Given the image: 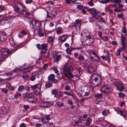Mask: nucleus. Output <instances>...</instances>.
Instances as JSON below:
<instances>
[{
    "label": "nucleus",
    "instance_id": "obj_2",
    "mask_svg": "<svg viewBox=\"0 0 127 127\" xmlns=\"http://www.w3.org/2000/svg\"><path fill=\"white\" fill-rule=\"evenodd\" d=\"M101 77V75L97 73L92 74L91 78L92 80L91 83V86L94 87L97 86L102 81Z\"/></svg>",
    "mask_w": 127,
    "mask_h": 127
},
{
    "label": "nucleus",
    "instance_id": "obj_20",
    "mask_svg": "<svg viewBox=\"0 0 127 127\" xmlns=\"http://www.w3.org/2000/svg\"><path fill=\"white\" fill-rule=\"evenodd\" d=\"M42 85V84L41 83H39L33 85L31 86V88L33 90H35L37 89L41 88Z\"/></svg>",
    "mask_w": 127,
    "mask_h": 127
},
{
    "label": "nucleus",
    "instance_id": "obj_27",
    "mask_svg": "<svg viewBox=\"0 0 127 127\" xmlns=\"http://www.w3.org/2000/svg\"><path fill=\"white\" fill-rule=\"evenodd\" d=\"M121 43H126V41H127V37L123 36L122 34H121Z\"/></svg>",
    "mask_w": 127,
    "mask_h": 127
},
{
    "label": "nucleus",
    "instance_id": "obj_38",
    "mask_svg": "<svg viewBox=\"0 0 127 127\" xmlns=\"http://www.w3.org/2000/svg\"><path fill=\"white\" fill-rule=\"evenodd\" d=\"M48 40L49 42L52 43L54 42L53 38L52 36H49L48 37Z\"/></svg>",
    "mask_w": 127,
    "mask_h": 127
},
{
    "label": "nucleus",
    "instance_id": "obj_53",
    "mask_svg": "<svg viewBox=\"0 0 127 127\" xmlns=\"http://www.w3.org/2000/svg\"><path fill=\"white\" fill-rule=\"evenodd\" d=\"M56 104L59 106H62L63 105V103L60 102H57L56 103Z\"/></svg>",
    "mask_w": 127,
    "mask_h": 127
},
{
    "label": "nucleus",
    "instance_id": "obj_11",
    "mask_svg": "<svg viewBox=\"0 0 127 127\" xmlns=\"http://www.w3.org/2000/svg\"><path fill=\"white\" fill-rule=\"evenodd\" d=\"M115 84L116 89L120 91H122L124 90V84L122 82H115Z\"/></svg>",
    "mask_w": 127,
    "mask_h": 127
},
{
    "label": "nucleus",
    "instance_id": "obj_9",
    "mask_svg": "<svg viewBox=\"0 0 127 127\" xmlns=\"http://www.w3.org/2000/svg\"><path fill=\"white\" fill-rule=\"evenodd\" d=\"M13 6L14 10L18 13H19V11H20V8L21 9L22 8H23L24 9H25V6L20 2H18L17 4L14 3L13 4Z\"/></svg>",
    "mask_w": 127,
    "mask_h": 127
},
{
    "label": "nucleus",
    "instance_id": "obj_49",
    "mask_svg": "<svg viewBox=\"0 0 127 127\" xmlns=\"http://www.w3.org/2000/svg\"><path fill=\"white\" fill-rule=\"evenodd\" d=\"M53 69L54 70L55 72L56 73H58L59 71L58 70L57 67H54L53 68Z\"/></svg>",
    "mask_w": 127,
    "mask_h": 127
},
{
    "label": "nucleus",
    "instance_id": "obj_1",
    "mask_svg": "<svg viewBox=\"0 0 127 127\" xmlns=\"http://www.w3.org/2000/svg\"><path fill=\"white\" fill-rule=\"evenodd\" d=\"M82 36L81 41L82 43L87 46L91 45L94 41V39L91 37L88 32H84L81 34Z\"/></svg>",
    "mask_w": 127,
    "mask_h": 127
},
{
    "label": "nucleus",
    "instance_id": "obj_29",
    "mask_svg": "<svg viewBox=\"0 0 127 127\" xmlns=\"http://www.w3.org/2000/svg\"><path fill=\"white\" fill-rule=\"evenodd\" d=\"M40 89L41 88H39L35 90L34 92V94L36 95H40L41 94Z\"/></svg>",
    "mask_w": 127,
    "mask_h": 127
},
{
    "label": "nucleus",
    "instance_id": "obj_22",
    "mask_svg": "<svg viewBox=\"0 0 127 127\" xmlns=\"http://www.w3.org/2000/svg\"><path fill=\"white\" fill-rule=\"evenodd\" d=\"M80 25H79L78 24L76 23H74L73 24H71L68 25V26L69 27H74L77 30L78 29L79 30L80 27Z\"/></svg>",
    "mask_w": 127,
    "mask_h": 127
},
{
    "label": "nucleus",
    "instance_id": "obj_19",
    "mask_svg": "<svg viewBox=\"0 0 127 127\" xmlns=\"http://www.w3.org/2000/svg\"><path fill=\"white\" fill-rule=\"evenodd\" d=\"M68 38V36L67 35H63L59 38V39L62 42H64Z\"/></svg>",
    "mask_w": 127,
    "mask_h": 127
},
{
    "label": "nucleus",
    "instance_id": "obj_44",
    "mask_svg": "<svg viewBox=\"0 0 127 127\" xmlns=\"http://www.w3.org/2000/svg\"><path fill=\"white\" fill-rule=\"evenodd\" d=\"M57 90L56 89L53 90L52 91V94L55 95V97L56 96V95H57Z\"/></svg>",
    "mask_w": 127,
    "mask_h": 127
},
{
    "label": "nucleus",
    "instance_id": "obj_10",
    "mask_svg": "<svg viewBox=\"0 0 127 127\" xmlns=\"http://www.w3.org/2000/svg\"><path fill=\"white\" fill-rule=\"evenodd\" d=\"M23 8H22L21 10L20 11L19 13L22 14L23 16L27 17L29 19H31L32 18V16L31 14L27 12L25 10L26 8L25 7V9H24Z\"/></svg>",
    "mask_w": 127,
    "mask_h": 127
},
{
    "label": "nucleus",
    "instance_id": "obj_54",
    "mask_svg": "<svg viewBox=\"0 0 127 127\" xmlns=\"http://www.w3.org/2000/svg\"><path fill=\"white\" fill-rule=\"evenodd\" d=\"M52 86V84L49 82H47L46 84V87L49 88L51 87Z\"/></svg>",
    "mask_w": 127,
    "mask_h": 127
},
{
    "label": "nucleus",
    "instance_id": "obj_28",
    "mask_svg": "<svg viewBox=\"0 0 127 127\" xmlns=\"http://www.w3.org/2000/svg\"><path fill=\"white\" fill-rule=\"evenodd\" d=\"M20 70V69L18 68H16L13 70H12L11 72H9V74L10 75H12L13 73L15 72V73H17L19 72Z\"/></svg>",
    "mask_w": 127,
    "mask_h": 127
},
{
    "label": "nucleus",
    "instance_id": "obj_51",
    "mask_svg": "<svg viewBox=\"0 0 127 127\" xmlns=\"http://www.w3.org/2000/svg\"><path fill=\"white\" fill-rule=\"evenodd\" d=\"M64 89L66 91H69L70 89V87L68 85H66L65 86Z\"/></svg>",
    "mask_w": 127,
    "mask_h": 127
},
{
    "label": "nucleus",
    "instance_id": "obj_24",
    "mask_svg": "<svg viewBox=\"0 0 127 127\" xmlns=\"http://www.w3.org/2000/svg\"><path fill=\"white\" fill-rule=\"evenodd\" d=\"M55 31L57 34H61L63 32L62 28L60 27H57Z\"/></svg>",
    "mask_w": 127,
    "mask_h": 127
},
{
    "label": "nucleus",
    "instance_id": "obj_5",
    "mask_svg": "<svg viewBox=\"0 0 127 127\" xmlns=\"http://www.w3.org/2000/svg\"><path fill=\"white\" fill-rule=\"evenodd\" d=\"M13 22V20L10 17L5 16L0 19V24L4 25L6 24H10Z\"/></svg>",
    "mask_w": 127,
    "mask_h": 127
},
{
    "label": "nucleus",
    "instance_id": "obj_63",
    "mask_svg": "<svg viewBox=\"0 0 127 127\" xmlns=\"http://www.w3.org/2000/svg\"><path fill=\"white\" fill-rule=\"evenodd\" d=\"M35 76L32 75L30 78V79L32 81H34L35 80Z\"/></svg>",
    "mask_w": 127,
    "mask_h": 127
},
{
    "label": "nucleus",
    "instance_id": "obj_3",
    "mask_svg": "<svg viewBox=\"0 0 127 127\" xmlns=\"http://www.w3.org/2000/svg\"><path fill=\"white\" fill-rule=\"evenodd\" d=\"M47 20L49 21H51L55 18L57 14L55 10L51 7L47 8Z\"/></svg>",
    "mask_w": 127,
    "mask_h": 127
},
{
    "label": "nucleus",
    "instance_id": "obj_55",
    "mask_svg": "<svg viewBox=\"0 0 127 127\" xmlns=\"http://www.w3.org/2000/svg\"><path fill=\"white\" fill-rule=\"evenodd\" d=\"M101 39L103 40L104 41H106L108 40V38L106 36H105L103 37H102Z\"/></svg>",
    "mask_w": 127,
    "mask_h": 127
},
{
    "label": "nucleus",
    "instance_id": "obj_12",
    "mask_svg": "<svg viewBox=\"0 0 127 127\" xmlns=\"http://www.w3.org/2000/svg\"><path fill=\"white\" fill-rule=\"evenodd\" d=\"M64 71L65 76L68 78H73L74 76L70 71V69L69 68L65 67L64 68Z\"/></svg>",
    "mask_w": 127,
    "mask_h": 127
},
{
    "label": "nucleus",
    "instance_id": "obj_21",
    "mask_svg": "<svg viewBox=\"0 0 127 127\" xmlns=\"http://www.w3.org/2000/svg\"><path fill=\"white\" fill-rule=\"evenodd\" d=\"M7 38V36L4 33H0V40L1 42H4Z\"/></svg>",
    "mask_w": 127,
    "mask_h": 127
},
{
    "label": "nucleus",
    "instance_id": "obj_42",
    "mask_svg": "<svg viewBox=\"0 0 127 127\" xmlns=\"http://www.w3.org/2000/svg\"><path fill=\"white\" fill-rule=\"evenodd\" d=\"M109 112V110H105L103 111L102 112V114L103 115H107Z\"/></svg>",
    "mask_w": 127,
    "mask_h": 127
},
{
    "label": "nucleus",
    "instance_id": "obj_32",
    "mask_svg": "<svg viewBox=\"0 0 127 127\" xmlns=\"http://www.w3.org/2000/svg\"><path fill=\"white\" fill-rule=\"evenodd\" d=\"M63 92H57V95H56V97H62L63 95Z\"/></svg>",
    "mask_w": 127,
    "mask_h": 127
},
{
    "label": "nucleus",
    "instance_id": "obj_48",
    "mask_svg": "<svg viewBox=\"0 0 127 127\" xmlns=\"http://www.w3.org/2000/svg\"><path fill=\"white\" fill-rule=\"evenodd\" d=\"M110 0H102L100 1V2L102 4H105L109 2Z\"/></svg>",
    "mask_w": 127,
    "mask_h": 127
},
{
    "label": "nucleus",
    "instance_id": "obj_17",
    "mask_svg": "<svg viewBox=\"0 0 127 127\" xmlns=\"http://www.w3.org/2000/svg\"><path fill=\"white\" fill-rule=\"evenodd\" d=\"M82 91H83V92L81 95L84 94L86 96H87L89 95V90L87 87L82 88Z\"/></svg>",
    "mask_w": 127,
    "mask_h": 127
},
{
    "label": "nucleus",
    "instance_id": "obj_61",
    "mask_svg": "<svg viewBox=\"0 0 127 127\" xmlns=\"http://www.w3.org/2000/svg\"><path fill=\"white\" fill-rule=\"evenodd\" d=\"M87 115L86 114H84L83 115V116L82 117V120H83L84 121L85 120H86V118L87 117Z\"/></svg>",
    "mask_w": 127,
    "mask_h": 127
},
{
    "label": "nucleus",
    "instance_id": "obj_36",
    "mask_svg": "<svg viewBox=\"0 0 127 127\" xmlns=\"http://www.w3.org/2000/svg\"><path fill=\"white\" fill-rule=\"evenodd\" d=\"M38 73L39 76L41 74H43L44 72V71L42 69H39L37 71Z\"/></svg>",
    "mask_w": 127,
    "mask_h": 127
},
{
    "label": "nucleus",
    "instance_id": "obj_52",
    "mask_svg": "<svg viewBox=\"0 0 127 127\" xmlns=\"http://www.w3.org/2000/svg\"><path fill=\"white\" fill-rule=\"evenodd\" d=\"M61 58V55H58L56 57V60L57 61H59Z\"/></svg>",
    "mask_w": 127,
    "mask_h": 127
},
{
    "label": "nucleus",
    "instance_id": "obj_6",
    "mask_svg": "<svg viewBox=\"0 0 127 127\" xmlns=\"http://www.w3.org/2000/svg\"><path fill=\"white\" fill-rule=\"evenodd\" d=\"M40 22L38 21L35 20H33L31 23L30 25V27L34 29L35 30H37V29H39L41 26Z\"/></svg>",
    "mask_w": 127,
    "mask_h": 127
},
{
    "label": "nucleus",
    "instance_id": "obj_15",
    "mask_svg": "<svg viewBox=\"0 0 127 127\" xmlns=\"http://www.w3.org/2000/svg\"><path fill=\"white\" fill-rule=\"evenodd\" d=\"M9 41L11 45L13 46H17L18 47V48H18L19 47L18 46V45L16 44V43L14 39L12 36H10V37L9 39Z\"/></svg>",
    "mask_w": 127,
    "mask_h": 127
},
{
    "label": "nucleus",
    "instance_id": "obj_4",
    "mask_svg": "<svg viewBox=\"0 0 127 127\" xmlns=\"http://www.w3.org/2000/svg\"><path fill=\"white\" fill-rule=\"evenodd\" d=\"M23 97L27 98L28 101L32 103H35L37 100L36 97L33 96L32 93H26L23 94Z\"/></svg>",
    "mask_w": 127,
    "mask_h": 127
},
{
    "label": "nucleus",
    "instance_id": "obj_30",
    "mask_svg": "<svg viewBox=\"0 0 127 127\" xmlns=\"http://www.w3.org/2000/svg\"><path fill=\"white\" fill-rule=\"evenodd\" d=\"M77 59L80 61H84L85 58L81 54H80L78 56V57H77Z\"/></svg>",
    "mask_w": 127,
    "mask_h": 127
},
{
    "label": "nucleus",
    "instance_id": "obj_7",
    "mask_svg": "<svg viewBox=\"0 0 127 127\" xmlns=\"http://www.w3.org/2000/svg\"><path fill=\"white\" fill-rule=\"evenodd\" d=\"M88 10L92 14L93 17L96 19H98V17H99L100 15L101 14L99 11H96L94 8L88 9Z\"/></svg>",
    "mask_w": 127,
    "mask_h": 127
},
{
    "label": "nucleus",
    "instance_id": "obj_47",
    "mask_svg": "<svg viewBox=\"0 0 127 127\" xmlns=\"http://www.w3.org/2000/svg\"><path fill=\"white\" fill-rule=\"evenodd\" d=\"M32 75L34 76L35 77L39 78V75L38 74V73L36 71L33 73Z\"/></svg>",
    "mask_w": 127,
    "mask_h": 127
},
{
    "label": "nucleus",
    "instance_id": "obj_8",
    "mask_svg": "<svg viewBox=\"0 0 127 127\" xmlns=\"http://www.w3.org/2000/svg\"><path fill=\"white\" fill-rule=\"evenodd\" d=\"M0 53L5 60L7 58L9 55L11 54V52L8 49L2 48L0 50Z\"/></svg>",
    "mask_w": 127,
    "mask_h": 127
},
{
    "label": "nucleus",
    "instance_id": "obj_39",
    "mask_svg": "<svg viewBox=\"0 0 127 127\" xmlns=\"http://www.w3.org/2000/svg\"><path fill=\"white\" fill-rule=\"evenodd\" d=\"M66 51L68 54L70 55L71 54L72 50L70 48H67L66 49Z\"/></svg>",
    "mask_w": 127,
    "mask_h": 127
},
{
    "label": "nucleus",
    "instance_id": "obj_58",
    "mask_svg": "<svg viewBox=\"0 0 127 127\" xmlns=\"http://www.w3.org/2000/svg\"><path fill=\"white\" fill-rule=\"evenodd\" d=\"M122 50H121L120 48L118 49L116 52L117 55L118 56L120 55L121 51Z\"/></svg>",
    "mask_w": 127,
    "mask_h": 127
},
{
    "label": "nucleus",
    "instance_id": "obj_59",
    "mask_svg": "<svg viewBox=\"0 0 127 127\" xmlns=\"http://www.w3.org/2000/svg\"><path fill=\"white\" fill-rule=\"evenodd\" d=\"M50 116L49 115H47L45 116L44 118L48 121H49L50 120Z\"/></svg>",
    "mask_w": 127,
    "mask_h": 127
},
{
    "label": "nucleus",
    "instance_id": "obj_13",
    "mask_svg": "<svg viewBox=\"0 0 127 127\" xmlns=\"http://www.w3.org/2000/svg\"><path fill=\"white\" fill-rule=\"evenodd\" d=\"M41 104L42 106L45 107H50L54 104V102L52 101H45L42 102Z\"/></svg>",
    "mask_w": 127,
    "mask_h": 127
},
{
    "label": "nucleus",
    "instance_id": "obj_45",
    "mask_svg": "<svg viewBox=\"0 0 127 127\" xmlns=\"http://www.w3.org/2000/svg\"><path fill=\"white\" fill-rule=\"evenodd\" d=\"M1 90L2 92L4 93L5 94L7 93L8 92V90L5 88H2Z\"/></svg>",
    "mask_w": 127,
    "mask_h": 127
},
{
    "label": "nucleus",
    "instance_id": "obj_60",
    "mask_svg": "<svg viewBox=\"0 0 127 127\" xmlns=\"http://www.w3.org/2000/svg\"><path fill=\"white\" fill-rule=\"evenodd\" d=\"M20 33L23 35H25L27 34V32L24 30H23L20 32Z\"/></svg>",
    "mask_w": 127,
    "mask_h": 127
},
{
    "label": "nucleus",
    "instance_id": "obj_14",
    "mask_svg": "<svg viewBox=\"0 0 127 127\" xmlns=\"http://www.w3.org/2000/svg\"><path fill=\"white\" fill-rule=\"evenodd\" d=\"M101 90L105 94H108L111 92V89L106 86H103L101 88Z\"/></svg>",
    "mask_w": 127,
    "mask_h": 127
},
{
    "label": "nucleus",
    "instance_id": "obj_18",
    "mask_svg": "<svg viewBox=\"0 0 127 127\" xmlns=\"http://www.w3.org/2000/svg\"><path fill=\"white\" fill-rule=\"evenodd\" d=\"M115 110L116 111L117 113L120 114L121 116L123 117L125 120L127 119V116L126 113L120 110H116L115 109Z\"/></svg>",
    "mask_w": 127,
    "mask_h": 127
},
{
    "label": "nucleus",
    "instance_id": "obj_64",
    "mask_svg": "<svg viewBox=\"0 0 127 127\" xmlns=\"http://www.w3.org/2000/svg\"><path fill=\"white\" fill-rule=\"evenodd\" d=\"M35 126L36 127H41L42 125L40 123H37L35 125Z\"/></svg>",
    "mask_w": 127,
    "mask_h": 127
},
{
    "label": "nucleus",
    "instance_id": "obj_41",
    "mask_svg": "<svg viewBox=\"0 0 127 127\" xmlns=\"http://www.w3.org/2000/svg\"><path fill=\"white\" fill-rule=\"evenodd\" d=\"M47 47V44H43L41 45V49H45Z\"/></svg>",
    "mask_w": 127,
    "mask_h": 127
},
{
    "label": "nucleus",
    "instance_id": "obj_46",
    "mask_svg": "<svg viewBox=\"0 0 127 127\" xmlns=\"http://www.w3.org/2000/svg\"><path fill=\"white\" fill-rule=\"evenodd\" d=\"M22 77V78L25 79H27L29 78V76L26 74H24Z\"/></svg>",
    "mask_w": 127,
    "mask_h": 127
},
{
    "label": "nucleus",
    "instance_id": "obj_35",
    "mask_svg": "<svg viewBox=\"0 0 127 127\" xmlns=\"http://www.w3.org/2000/svg\"><path fill=\"white\" fill-rule=\"evenodd\" d=\"M24 88V86L23 85H20L19 86L18 89V90L19 92L21 91Z\"/></svg>",
    "mask_w": 127,
    "mask_h": 127
},
{
    "label": "nucleus",
    "instance_id": "obj_34",
    "mask_svg": "<svg viewBox=\"0 0 127 127\" xmlns=\"http://www.w3.org/2000/svg\"><path fill=\"white\" fill-rule=\"evenodd\" d=\"M95 97L97 98L98 99H100L102 98V94L101 93H97L95 95Z\"/></svg>",
    "mask_w": 127,
    "mask_h": 127
},
{
    "label": "nucleus",
    "instance_id": "obj_37",
    "mask_svg": "<svg viewBox=\"0 0 127 127\" xmlns=\"http://www.w3.org/2000/svg\"><path fill=\"white\" fill-rule=\"evenodd\" d=\"M95 71V69L92 67H89L88 69V72L89 73H91Z\"/></svg>",
    "mask_w": 127,
    "mask_h": 127
},
{
    "label": "nucleus",
    "instance_id": "obj_62",
    "mask_svg": "<svg viewBox=\"0 0 127 127\" xmlns=\"http://www.w3.org/2000/svg\"><path fill=\"white\" fill-rule=\"evenodd\" d=\"M118 95L120 97L122 98L125 95L122 93H120L118 94Z\"/></svg>",
    "mask_w": 127,
    "mask_h": 127
},
{
    "label": "nucleus",
    "instance_id": "obj_31",
    "mask_svg": "<svg viewBox=\"0 0 127 127\" xmlns=\"http://www.w3.org/2000/svg\"><path fill=\"white\" fill-rule=\"evenodd\" d=\"M127 31L126 27L125 26H123L122 29V31L125 34V35H127Z\"/></svg>",
    "mask_w": 127,
    "mask_h": 127
},
{
    "label": "nucleus",
    "instance_id": "obj_25",
    "mask_svg": "<svg viewBox=\"0 0 127 127\" xmlns=\"http://www.w3.org/2000/svg\"><path fill=\"white\" fill-rule=\"evenodd\" d=\"M91 53L95 57H96L97 59L95 60V61L96 62H98L99 61V58L98 57V56L96 55V53L94 51H91L90 52V54H91Z\"/></svg>",
    "mask_w": 127,
    "mask_h": 127
},
{
    "label": "nucleus",
    "instance_id": "obj_57",
    "mask_svg": "<svg viewBox=\"0 0 127 127\" xmlns=\"http://www.w3.org/2000/svg\"><path fill=\"white\" fill-rule=\"evenodd\" d=\"M81 20L77 19L75 21V23L78 24L79 25H81Z\"/></svg>",
    "mask_w": 127,
    "mask_h": 127
},
{
    "label": "nucleus",
    "instance_id": "obj_50",
    "mask_svg": "<svg viewBox=\"0 0 127 127\" xmlns=\"http://www.w3.org/2000/svg\"><path fill=\"white\" fill-rule=\"evenodd\" d=\"M79 106L78 104L77 103V105L75 106H74L72 105L71 107L70 108V109H77V108Z\"/></svg>",
    "mask_w": 127,
    "mask_h": 127
},
{
    "label": "nucleus",
    "instance_id": "obj_40",
    "mask_svg": "<svg viewBox=\"0 0 127 127\" xmlns=\"http://www.w3.org/2000/svg\"><path fill=\"white\" fill-rule=\"evenodd\" d=\"M124 10V9L123 8H120L118 9V8H116L114 9V11L115 12H120L121 11H123Z\"/></svg>",
    "mask_w": 127,
    "mask_h": 127
},
{
    "label": "nucleus",
    "instance_id": "obj_56",
    "mask_svg": "<svg viewBox=\"0 0 127 127\" xmlns=\"http://www.w3.org/2000/svg\"><path fill=\"white\" fill-rule=\"evenodd\" d=\"M4 60L3 57L0 52V62H1Z\"/></svg>",
    "mask_w": 127,
    "mask_h": 127
},
{
    "label": "nucleus",
    "instance_id": "obj_33",
    "mask_svg": "<svg viewBox=\"0 0 127 127\" xmlns=\"http://www.w3.org/2000/svg\"><path fill=\"white\" fill-rule=\"evenodd\" d=\"M122 45V47L120 48L121 49V50H123L126 47L127 45L126 43H121Z\"/></svg>",
    "mask_w": 127,
    "mask_h": 127
},
{
    "label": "nucleus",
    "instance_id": "obj_16",
    "mask_svg": "<svg viewBox=\"0 0 127 127\" xmlns=\"http://www.w3.org/2000/svg\"><path fill=\"white\" fill-rule=\"evenodd\" d=\"M55 76L53 74H51L48 77V79L49 80H51L53 83H56L58 81V80L55 79Z\"/></svg>",
    "mask_w": 127,
    "mask_h": 127
},
{
    "label": "nucleus",
    "instance_id": "obj_43",
    "mask_svg": "<svg viewBox=\"0 0 127 127\" xmlns=\"http://www.w3.org/2000/svg\"><path fill=\"white\" fill-rule=\"evenodd\" d=\"M37 33L38 34L39 36L40 37H43L44 35V33L41 31L38 32Z\"/></svg>",
    "mask_w": 127,
    "mask_h": 127
},
{
    "label": "nucleus",
    "instance_id": "obj_26",
    "mask_svg": "<svg viewBox=\"0 0 127 127\" xmlns=\"http://www.w3.org/2000/svg\"><path fill=\"white\" fill-rule=\"evenodd\" d=\"M92 122V120L90 118H88L87 119L84 121V123L88 126H89Z\"/></svg>",
    "mask_w": 127,
    "mask_h": 127
},
{
    "label": "nucleus",
    "instance_id": "obj_23",
    "mask_svg": "<svg viewBox=\"0 0 127 127\" xmlns=\"http://www.w3.org/2000/svg\"><path fill=\"white\" fill-rule=\"evenodd\" d=\"M33 68L32 66H30L23 68L22 71L23 73H26L30 72Z\"/></svg>",
    "mask_w": 127,
    "mask_h": 127
}]
</instances>
